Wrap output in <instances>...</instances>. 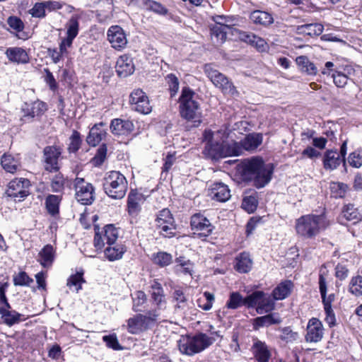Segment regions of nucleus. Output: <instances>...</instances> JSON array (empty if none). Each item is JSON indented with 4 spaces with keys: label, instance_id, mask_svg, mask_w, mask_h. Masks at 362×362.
<instances>
[{
    "label": "nucleus",
    "instance_id": "18",
    "mask_svg": "<svg viewBox=\"0 0 362 362\" xmlns=\"http://www.w3.org/2000/svg\"><path fill=\"white\" fill-rule=\"evenodd\" d=\"M209 195L212 199L221 202L228 201L231 196L228 185L223 182L214 183L210 189Z\"/></svg>",
    "mask_w": 362,
    "mask_h": 362
},
{
    "label": "nucleus",
    "instance_id": "2",
    "mask_svg": "<svg viewBox=\"0 0 362 362\" xmlns=\"http://www.w3.org/2000/svg\"><path fill=\"white\" fill-rule=\"evenodd\" d=\"M179 103L181 117L191 122L193 127H198L202 122V111L194 91L189 87H184Z\"/></svg>",
    "mask_w": 362,
    "mask_h": 362
},
{
    "label": "nucleus",
    "instance_id": "13",
    "mask_svg": "<svg viewBox=\"0 0 362 362\" xmlns=\"http://www.w3.org/2000/svg\"><path fill=\"white\" fill-rule=\"evenodd\" d=\"M62 154L61 148L54 146H46L43 151L44 167L49 172L58 171L59 158Z\"/></svg>",
    "mask_w": 362,
    "mask_h": 362
},
{
    "label": "nucleus",
    "instance_id": "4",
    "mask_svg": "<svg viewBox=\"0 0 362 362\" xmlns=\"http://www.w3.org/2000/svg\"><path fill=\"white\" fill-rule=\"evenodd\" d=\"M103 187L108 197L114 199H121L126 194L128 182L120 172L112 170L105 174Z\"/></svg>",
    "mask_w": 362,
    "mask_h": 362
},
{
    "label": "nucleus",
    "instance_id": "23",
    "mask_svg": "<svg viewBox=\"0 0 362 362\" xmlns=\"http://www.w3.org/2000/svg\"><path fill=\"white\" fill-rule=\"evenodd\" d=\"M253 262L249 253L243 252L235 259V269L239 273H248L252 267Z\"/></svg>",
    "mask_w": 362,
    "mask_h": 362
},
{
    "label": "nucleus",
    "instance_id": "58",
    "mask_svg": "<svg viewBox=\"0 0 362 362\" xmlns=\"http://www.w3.org/2000/svg\"><path fill=\"white\" fill-rule=\"evenodd\" d=\"M148 96L141 89L134 90L130 95L129 103L132 106V109L134 110V106L139 104L144 98Z\"/></svg>",
    "mask_w": 362,
    "mask_h": 362
},
{
    "label": "nucleus",
    "instance_id": "5",
    "mask_svg": "<svg viewBox=\"0 0 362 362\" xmlns=\"http://www.w3.org/2000/svg\"><path fill=\"white\" fill-rule=\"evenodd\" d=\"M214 341V338L204 333L194 336H182L178 341V347L182 354L193 356L208 348Z\"/></svg>",
    "mask_w": 362,
    "mask_h": 362
},
{
    "label": "nucleus",
    "instance_id": "61",
    "mask_svg": "<svg viewBox=\"0 0 362 362\" xmlns=\"http://www.w3.org/2000/svg\"><path fill=\"white\" fill-rule=\"evenodd\" d=\"M146 300V296L144 292L138 291L135 293L133 298V310L136 312L141 311L139 307L143 305Z\"/></svg>",
    "mask_w": 362,
    "mask_h": 362
},
{
    "label": "nucleus",
    "instance_id": "28",
    "mask_svg": "<svg viewBox=\"0 0 362 362\" xmlns=\"http://www.w3.org/2000/svg\"><path fill=\"white\" fill-rule=\"evenodd\" d=\"M142 201V195L134 190H132L127 199L128 211L131 215L137 214L141 209L140 202Z\"/></svg>",
    "mask_w": 362,
    "mask_h": 362
},
{
    "label": "nucleus",
    "instance_id": "52",
    "mask_svg": "<svg viewBox=\"0 0 362 362\" xmlns=\"http://www.w3.org/2000/svg\"><path fill=\"white\" fill-rule=\"evenodd\" d=\"M165 81L168 85L170 96H175L179 90V80L177 77L173 74H168L165 76Z\"/></svg>",
    "mask_w": 362,
    "mask_h": 362
},
{
    "label": "nucleus",
    "instance_id": "37",
    "mask_svg": "<svg viewBox=\"0 0 362 362\" xmlns=\"http://www.w3.org/2000/svg\"><path fill=\"white\" fill-rule=\"evenodd\" d=\"M296 64L301 71L310 75H315L317 72V67L306 56H299L296 59Z\"/></svg>",
    "mask_w": 362,
    "mask_h": 362
},
{
    "label": "nucleus",
    "instance_id": "26",
    "mask_svg": "<svg viewBox=\"0 0 362 362\" xmlns=\"http://www.w3.org/2000/svg\"><path fill=\"white\" fill-rule=\"evenodd\" d=\"M262 142V136L260 134H250L240 141V146L243 152L245 151H254Z\"/></svg>",
    "mask_w": 362,
    "mask_h": 362
},
{
    "label": "nucleus",
    "instance_id": "21",
    "mask_svg": "<svg viewBox=\"0 0 362 362\" xmlns=\"http://www.w3.org/2000/svg\"><path fill=\"white\" fill-rule=\"evenodd\" d=\"M2 168L9 173H15L21 170V164L18 156L5 153L1 159Z\"/></svg>",
    "mask_w": 362,
    "mask_h": 362
},
{
    "label": "nucleus",
    "instance_id": "33",
    "mask_svg": "<svg viewBox=\"0 0 362 362\" xmlns=\"http://www.w3.org/2000/svg\"><path fill=\"white\" fill-rule=\"evenodd\" d=\"M103 125V122L95 124L90 130L89 134L86 138L88 144L92 146L98 145L104 136L103 130L100 129V127Z\"/></svg>",
    "mask_w": 362,
    "mask_h": 362
},
{
    "label": "nucleus",
    "instance_id": "39",
    "mask_svg": "<svg viewBox=\"0 0 362 362\" xmlns=\"http://www.w3.org/2000/svg\"><path fill=\"white\" fill-rule=\"evenodd\" d=\"M125 250L123 245H116L107 247L105 250V255L110 261H115L121 259Z\"/></svg>",
    "mask_w": 362,
    "mask_h": 362
},
{
    "label": "nucleus",
    "instance_id": "14",
    "mask_svg": "<svg viewBox=\"0 0 362 362\" xmlns=\"http://www.w3.org/2000/svg\"><path fill=\"white\" fill-rule=\"evenodd\" d=\"M107 37L112 47L116 49H123L127 44V35L119 25H113L109 28Z\"/></svg>",
    "mask_w": 362,
    "mask_h": 362
},
{
    "label": "nucleus",
    "instance_id": "11",
    "mask_svg": "<svg viewBox=\"0 0 362 362\" xmlns=\"http://www.w3.org/2000/svg\"><path fill=\"white\" fill-rule=\"evenodd\" d=\"M190 225L192 230L199 237H208L214 228L210 221L201 214H195L191 217Z\"/></svg>",
    "mask_w": 362,
    "mask_h": 362
},
{
    "label": "nucleus",
    "instance_id": "56",
    "mask_svg": "<svg viewBox=\"0 0 362 362\" xmlns=\"http://www.w3.org/2000/svg\"><path fill=\"white\" fill-rule=\"evenodd\" d=\"M69 139L70 142L68 151L69 153H76L79 149L81 144L80 134L78 132L74 131Z\"/></svg>",
    "mask_w": 362,
    "mask_h": 362
},
{
    "label": "nucleus",
    "instance_id": "31",
    "mask_svg": "<svg viewBox=\"0 0 362 362\" xmlns=\"http://www.w3.org/2000/svg\"><path fill=\"white\" fill-rule=\"evenodd\" d=\"M293 287L291 281H286L279 284L272 291L274 300H283L288 296Z\"/></svg>",
    "mask_w": 362,
    "mask_h": 362
},
{
    "label": "nucleus",
    "instance_id": "49",
    "mask_svg": "<svg viewBox=\"0 0 362 362\" xmlns=\"http://www.w3.org/2000/svg\"><path fill=\"white\" fill-rule=\"evenodd\" d=\"M264 295V292L257 291L244 298V305L247 308H254L258 306L261 297Z\"/></svg>",
    "mask_w": 362,
    "mask_h": 362
},
{
    "label": "nucleus",
    "instance_id": "47",
    "mask_svg": "<svg viewBox=\"0 0 362 362\" xmlns=\"http://www.w3.org/2000/svg\"><path fill=\"white\" fill-rule=\"evenodd\" d=\"M242 305H244V298L238 292H232L226 303V307L235 310Z\"/></svg>",
    "mask_w": 362,
    "mask_h": 362
},
{
    "label": "nucleus",
    "instance_id": "44",
    "mask_svg": "<svg viewBox=\"0 0 362 362\" xmlns=\"http://www.w3.org/2000/svg\"><path fill=\"white\" fill-rule=\"evenodd\" d=\"M344 217L348 221L357 222L361 218V215L358 209L355 208L353 204H347L344 207L342 211Z\"/></svg>",
    "mask_w": 362,
    "mask_h": 362
},
{
    "label": "nucleus",
    "instance_id": "10",
    "mask_svg": "<svg viewBox=\"0 0 362 362\" xmlns=\"http://www.w3.org/2000/svg\"><path fill=\"white\" fill-rule=\"evenodd\" d=\"M76 198L82 204L88 205L94 201V188L83 178L76 177L74 180Z\"/></svg>",
    "mask_w": 362,
    "mask_h": 362
},
{
    "label": "nucleus",
    "instance_id": "22",
    "mask_svg": "<svg viewBox=\"0 0 362 362\" xmlns=\"http://www.w3.org/2000/svg\"><path fill=\"white\" fill-rule=\"evenodd\" d=\"M151 299L153 303L156 306L154 310H157V313L160 314V311L166 308V300L164 295L163 289L161 286L156 283L151 287Z\"/></svg>",
    "mask_w": 362,
    "mask_h": 362
},
{
    "label": "nucleus",
    "instance_id": "54",
    "mask_svg": "<svg viewBox=\"0 0 362 362\" xmlns=\"http://www.w3.org/2000/svg\"><path fill=\"white\" fill-rule=\"evenodd\" d=\"M78 27L79 23L78 21V17L76 16H73L69 19V22L66 24L67 28V35L71 36V37H76L78 33Z\"/></svg>",
    "mask_w": 362,
    "mask_h": 362
},
{
    "label": "nucleus",
    "instance_id": "51",
    "mask_svg": "<svg viewBox=\"0 0 362 362\" xmlns=\"http://www.w3.org/2000/svg\"><path fill=\"white\" fill-rule=\"evenodd\" d=\"M349 291L356 296H359L362 295L361 276H356L351 279L349 284Z\"/></svg>",
    "mask_w": 362,
    "mask_h": 362
},
{
    "label": "nucleus",
    "instance_id": "16",
    "mask_svg": "<svg viewBox=\"0 0 362 362\" xmlns=\"http://www.w3.org/2000/svg\"><path fill=\"white\" fill-rule=\"evenodd\" d=\"M252 351L258 362H268L272 356L271 351L265 342L257 338L253 339Z\"/></svg>",
    "mask_w": 362,
    "mask_h": 362
},
{
    "label": "nucleus",
    "instance_id": "35",
    "mask_svg": "<svg viewBox=\"0 0 362 362\" xmlns=\"http://www.w3.org/2000/svg\"><path fill=\"white\" fill-rule=\"evenodd\" d=\"M0 314L4 322L11 327L13 325L20 322L21 314L17 313L16 310H8L4 307L0 308Z\"/></svg>",
    "mask_w": 362,
    "mask_h": 362
},
{
    "label": "nucleus",
    "instance_id": "60",
    "mask_svg": "<svg viewBox=\"0 0 362 362\" xmlns=\"http://www.w3.org/2000/svg\"><path fill=\"white\" fill-rule=\"evenodd\" d=\"M348 162L354 168H358L362 166V151H355L350 153Z\"/></svg>",
    "mask_w": 362,
    "mask_h": 362
},
{
    "label": "nucleus",
    "instance_id": "57",
    "mask_svg": "<svg viewBox=\"0 0 362 362\" xmlns=\"http://www.w3.org/2000/svg\"><path fill=\"white\" fill-rule=\"evenodd\" d=\"M103 340L104 342H105V344L108 348L112 349L114 350L122 349V346L119 344L115 334L105 335L103 337Z\"/></svg>",
    "mask_w": 362,
    "mask_h": 362
},
{
    "label": "nucleus",
    "instance_id": "36",
    "mask_svg": "<svg viewBox=\"0 0 362 362\" xmlns=\"http://www.w3.org/2000/svg\"><path fill=\"white\" fill-rule=\"evenodd\" d=\"M324 30V26L320 23H308L298 27V30L310 36H318Z\"/></svg>",
    "mask_w": 362,
    "mask_h": 362
},
{
    "label": "nucleus",
    "instance_id": "1",
    "mask_svg": "<svg viewBox=\"0 0 362 362\" xmlns=\"http://www.w3.org/2000/svg\"><path fill=\"white\" fill-rule=\"evenodd\" d=\"M240 170L245 180L252 181L257 188L267 185L272 179L273 168L262 158L252 157L242 162Z\"/></svg>",
    "mask_w": 362,
    "mask_h": 362
},
{
    "label": "nucleus",
    "instance_id": "20",
    "mask_svg": "<svg viewBox=\"0 0 362 362\" xmlns=\"http://www.w3.org/2000/svg\"><path fill=\"white\" fill-rule=\"evenodd\" d=\"M134 129V124L129 120L114 119L111 122V132L116 135H125L132 132Z\"/></svg>",
    "mask_w": 362,
    "mask_h": 362
},
{
    "label": "nucleus",
    "instance_id": "55",
    "mask_svg": "<svg viewBox=\"0 0 362 362\" xmlns=\"http://www.w3.org/2000/svg\"><path fill=\"white\" fill-rule=\"evenodd\" d=\"M33 282V279L30 278L25 272H21L13 277L15 286H28Z\"/></svg>",
    "mask_w": 362,
    "mask_h": 362
},
{
    "label": "nucleus",
    "instance_id": "12",
    "mask_svg": "<svg viewBox=\"0 0 362 362\" xmlns=\"http://www.w3.org/2000/svg\"><path fill=\"white\" fill-rule=\"evenodd\" d=\"M30 181L25 178L15 179L9 182L6 193L16 201H22L28 195Z\"/></svg>",
    "mask_w": 362,
    "mask_h": 362
},
{
    "label": "nucleus",
    "instance_id": "34",
    "mask_svg": "<svg viewBox=\"0 0 362 362\" xmlns=\"http://www.w3.org/2000/svg\"><path fill=\"white\" fill-rule=\"evenodd\" d=\"M274 308V298L264 293V295L259 300L258 306L256 308V311L258 314H263L271 312Z\"/></svg>",
    "mask_w": 362,
    "mask_h": 362
},
{
    "label": "nucleus",
    "instance_id": "8",
    "mask_svg": "<svg viewBox=\"0 0 362 362\" xmlns=\"http://www.w3.org/2000/svg\"><path fill=\"white\" fill-rule=\"evenodd\" d=\"M160 314L157 310H149L146 315L138 314L127 320V329L131 334H139L149 328L155 322Z\"/></svg>",
    "mask_w": 362,
    "mask_h": 362
},
{
    "label": "nucleus",
    "instance_id": "63",
    "mask_svg": "<svg viewBox=\"0 0 362 362\" xmlns=\"http://www.w3.org/2000/svg\"><path fill=\"white\" fill-rule=\"evenodd\" d=\"M45 10L44 2L36 3L29 13L33 17L43 18L45 16Z\"/></svg>",
    "mask_w": 362,
    "mask_h": 362
},
{
    "label": "nucleus",
    "instance_id": "9",
    "mask_svg": "<svg viewBox=\"0 0 362 362\" xmlns=\"http://www.w3.org/2000/svg\"><path fill=\"white\" fill-rule=\"evenodd\" d=\"M156 226L160 229V234L165 238H171L175 235L174 218L168 209L159 211L156 219Z\"/></svg>",
    "mask_w": 362,
    "mask_h": 362
},
{
    "label": "nucleus",
    "instance_id": "27",
    "mask_svg": "<svg viewBox=\"0 0 362 362\" xmlns=\"http://www.w3.org/2000/svg\"><path fill=\"white\" fill-rule=\"evenodd\" d=\"M250 18L253 23L265 27L274 23V18L272 14L260 10L252 11L250 13Z\"/></svg>",
    "mask_w": 362,
    "mask_h": 362
},
{
    "label": "nucleus",
    "instance_id": "29",
    "mask_svg": "<svg viewBox=\"0 0 362 362\" xmlns=\"http://www.w3.org/2000/svg\"><path fill=\"white\" fill-rule=\"evenodd\" d=\"M38 261L43 267H49L52 265L54 258V248L51 245H45L39 252Z\"/></svg>",
    "mask_w": 362,
    "mask_h": 362
},
{
    "label": "nucleus",
    "instance_id": "7",
    "mask_svg": "<svg viewBox=\"0 0 362 362\" xmlns=\"http://www.w3.org/2000/svg\"><path fill=\"white\" fill-rule=\"evenodd\" d=\"M204 72L212 83L224 95L233 97L239 95V92L233 82L226 76L214 69L211 64L204 66Z\"/></svg>",
    "mask_w": 362,
    "mask_h": 362
},
{
    "label": "nucleus",
    "instance_id": "62",
    "mask_svg": "<svg viewBox=\"0 0 362 362\" xmlns=\"http://www.w3.org/2000/svg\"><path fill=\"white\" fill-rule=\"evenodd\" d=\"M152 107L150 105L148 98H144L139 104L134 106V110L144 115H147L151 112Z\"/></svg>",
    "mask_w": 362,
    "mask_h": 362
},
{
    "label": "nucleus",
    "instance_id": "24",
    "mask_svg": "<svg viewBox=\"0 0 362 362\" xmlns=\"http://www.w3.org/2000/svg\"><path fill=\"white\" fill-rule=\"evenodd\" d=\"M346 160L340 158L337 151L328 150L325 153L323 164L326 170H332L336 169L341 163L345 164Z\"/></svg>",
    "mask_w": 362,
    "mask_h": 362
},
{
    "label": "nucleus",
    "instance_id": "50",
    "mask_svg": "<svg viewBox=\"0 0 362 362\" xmlns=\"http://www.w3.org/2000/svg\"><path fill=\"white\" fill-rule=\"evenodd\" d=\"M104 239L108 245L115 243L118 237V233L115 227L112 225H107L104 228Z\"/></svg>",
    "mask_w": 362,
    "mask_h": 362
},
{
    "label": "nucleus",
    "instance_id": "19",
    "mask_svg": "<svg viewBox=\"0 0 362 362\" xmlns=\"http://www.w3.org/2000/svg\"><path fill=\"white\" fill-rule=\"evenodd\" d=\"M46 110L45 103L36 100L33 103H25L22 107L23 117L32 119L42 115Z\"/></svg>",
    "mask_w": 362,
    "mask_h": 362
},
{
    "label": "nucleus",
    "instance_id": "30",
    "mask_svg": "<svg viewBox=\"0 0 362 362\" xmlns=\"http://www.w3.org/2000/svg\"><path fill=\"white\" fill-rule=\"evenodd\" d=\"M139 4L145 6L146 10L152 11L160 16H166L168 9L160 2L153 0H138Z\"/></svg>",
    "mask_w": 362,
    "mask_h": 362
},
{
    "label": "nucleus",
    "instance_id": "64",
    "mask_svg": "<svg viewBox=\"0 0 362 362\" xmlns=\"http://www.w3.org/2000/svg\"><path fill=\"white\" fill-rule=\"evenodd\" d=\"M332 78L334 84L339 88H343L347 84L348 76L340 71L332 74Z\"/></svg>",
    "mask_w": 362,
    "mask_h": 362
},
{
    "label": "nucleus",
    "instance_id": "45",
    "mask_svg": "<svg viewBox=\"0 0 362 362\" xmlns=\"http://www.w3.org/2000/svg\"><path fill=\"white\" fill-rule=\"evenodd\" d=\"M329 271L325 264L322 265L319 271V289L321 297H324L327 294V276H328Z\"/></svg>",
    "mask_w": 362,
    "mask_h": 362
},
{
    "label": "nucleus",
    "instance_id": "25",
    "mask_svg": "<svg viewBox=\"0 0 362 362\" xmlns=\"http://www.w3.org/2000/svg\"><path fill=\"white\" fill-rule=\"evenodd\" d=\"M8 59L18 64H25L28 62V55L21 47H10L6 51Z\"/></svg>",
    "mask_w": 362,
    "mask_h": 362
},
{
    "label": "nucleus",
    "instance_id": "40",
    "mask_svg": "<svg viewBox=\"0 0 362 362\" xmlns=\"http://www.w3.org/2000/svg\"><path fill=\"white\" fill-rule=\"evenodd\" d=\"M243 153V147L240 142L233 141L230 144L223 142V158L228 156H238Z\"/></svg>",
    "mask_w": 362,
    "mask_h": 362
},
{
    "label": "nucleus",
    "instance_id": "3",
    "mask_svg": "<svg viewBox=\"0 0 362 362\" xmlns=\"http://www.w3.org/2000/svg\"><path fill=\"white\" fill-rule=\"evenodd\" d=\"M329 223L323 215L308 214L296 220V234L304 239H313L322 230L327 228Z\"/></svg>",
    "mask_w": 362,
    "mask_h": 362
},
{
    "label": "nucleus",
    "instance_id": "43",
    "mask_svg": "<svg viewBox=\"0 0 362 362\" xmlns=\"http://www.w3.org/2000/svg\"><path fill=\"white\" fill-rule=\"evenodd\" d=\"M61 198L58 195L49 194L45 200L46 208L48 212L52 215L59 213V205Z\"/></svg>",
    "mask_w": 362,
    "mask_h": 362
},
{
    "label": "nucleus",
    "instance_id": "6",
    "mask_svg": "<svg viewBox=\"0 0 362 362\" xmlns=\"http://www.w3.org/2000/svg\"><path fill=\"white\" fill-rule=\"evenodd\" d=\"M225 134L226 132L223 130L204 131L203 134V140L206 143L204 153L212 160L223 158V139L228 136Z\"/></svg>",
    "mask_w": 362,
    "mask_h": 362
},
{
    "label": "nucleus",
    "instance_id": "46",
    "mask_svg": "<svg viewBox=\"0 0 362 362\" xmlns=\"http://www.w3.org/2000/svg\"><path fill=\"white\" fill-rule=\"evenodd\" d=\"M66 184V179L64 175L59 173L51 178L50 187L54 192H61L64 190Z\"/></svg>",
    "mask_w": 362,
    "mask_h": 362
},
{
    "label": "nucleus",
    "instance_id": "53",
    "mask_svg": "<svg viewBox=\"0 0 362 362\" xmlns=\"http://www.w3.org/2000/svg\"><path fill=\"white\" fill-rule=\"evenodd\" d=\"M83 275V272H78L76 274L71 275L68 279L66 285L69 287L72 286H76V290L78 292L80 289H81V284L85 282Z\"/></svg>",
    "mask_w": 362,
    "mask_h": 362
},
{
    "label": "nucleus",
    "instance_id": "32",
    "mask_svg": "<svg viewBox=\"0 0 362 362\" xmlns=\"http://www.w3.org/2000/svg\"><path fill=\"white\" fill-rule=\"evenodd\" d=\"M281 322L280 317L275 314H269L262 317H256L254 320L253 327L255 329H258L262 327H268L274 324H279Z\"/></svg>",
    "mask_w": 362,
    "mask_h": 362
},
{
    "label": "nucleus",
    "instance_id": "38",
    "mask_svg": "<svg viewBox=\"0 0 362 362\" xmlns=\"http://www.w3.org/2000/svg\"><path fill=\"white\" fill-rule=\"evenodd\" d=\"M100 4L104 6V9L98 12V17L100 21H105L112 18L113 3L112 0H100Z\"/></svg>",
    "mask_w": 362,
    "mask_h": 362
},
{
    "label": "nucleus",
    "instance_id": "48",
    "mask_svg": "<svg viewBox=\"0 0 362 362\" xmlns=\"http://www.w3.org/2000/svg\"><path fill=\"white\" fill-rule=\"evenodd\" d=\"M172 255L165 252H158L153 256V261L160 267H165L172 262Z\"/></svg>",
    "mask_w": 362,
    "mask_h": 362
},
{
    "label": "nucleus",
    "instance_id": "15",
    "mask_svg": "<svg viewBox=\"0 0 362 362\" xmlns=\"http://www.w3.org/2000/svg\"><path fill=\"white\" fill-rule=\"evenodd\" d=\"M323 337V325L317 318H311L307 325L305 340L308 342L317 343Z\"/></svg>",
    "mask_w": 362,
    "mask_h": 362
},
{
    "label": "nucleus",
    "instance_id": "41",
    "mask_svg": "<svg viewBox=\"0 0 362 362\" xmlns=\"http://www.w3.org/2000/svg\"><path fill=\"white\" fill-rule=\"evenodd\" d=\"M242 38L246 42L255 46L259 51H264L266 49L267 43L265 40L252 33H244Z\"/></svg>",
    "mask_w": 362,
    "mask_h": 362
},
{
    "label": "nucleus",
    "instance_id": "17",
    "mask_svg": "<svg viewBox=\"0 0 362 362\" xmlns=\"http://www.w3.org/2000/svg\"><path fill=\"white\" fill-rule=\"evenodd\" d=\"M116 72L119 77L125 78L134 71L132 59L127 55L119 57L116 63Z\"/></svg>",
    "mask_w": 362,
    "mask_h": 362
},
{
    "label": "nucleus",
    "instance_id": "59",
    "mask_svg": "<svg viewBox=\"0 0 362 362\" xmlns=\"http://www.w3.org/2000/svg\"><path fill=\"white\" fill-rule=\"evenodd\" d=\"M242 206L248 213L254 212L257 206V200L256 197L253 196L245 197L243 200Z\"/></svg>",
    "mask_w": 362,
    "mask_h": 362
},
{
    "label": "nucleus",
    "instance_id": "42",
    "mask_svg": "<svg viewBox=\"0 0 362 362\" xmlns=\"http://www.w3.org/2000/svg\"><path fill=\"white\" fill-rule=\"evenodd\" d=\"M279 330L281 332L279 338L286 343H293L299 339L298 333L290 327H280Z\"/></svg>",
    "mask_w": 362,
    "mask_h": 362
}]
</instances>
